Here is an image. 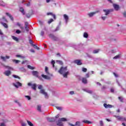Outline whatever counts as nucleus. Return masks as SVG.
Instances as JSON below:
<instances>
[{
  "mask_svg": "<svg viewBox=\"0 0 126 126\" xmlns=\"http://www.w3.org/2000/svg\"><path fill=\"white\" fill-rule=\"evenodd\" d=\"M56 108L57 110H59V111H62V110H63V107L61 106H56Z\"/></svg>",
  "mask_w": 126,
  "mask_h": 126,
  "instance_id": "nucleus-41",
  "label": "nucleus"
},
{
  "mask_svg": "<svg viewBox=\"0 0 126 126\" xmlns=\"http://www.w3.org/2000/svg\"><path fill=\"white\" fill-rule=\"evenodd\" d=\"M0 23L2 24V25H3V27H4L5 28H8V26L6 23L2 22V21H1Z\"/></svg>",
  "mask_w": 126,
  "mask_h": 126,
  "instance_id": "nucleus-28",
  "label": "nucleus"
},
{
  "mask_svg": "<svg viewBox=\"0 0 126 126\" xmlns=\"http://www.w3.org/2000/svg\"><path fill=\"white\" fill-rule=\"evenodd\" d=\"M40 93L41 94H43V95H44L45 98H48V97H49L48 95V94H47V93L46 92H45L44 90H41Z\"/></svg>",
  "mask_w": 126,
  "mask_h": 126,
  "instance_id": "nucleus-8",
  "label": "nucleus"
},
{
  "mask_svg": "<svg viewBox=\"0 0 126 126\" xmlns=\"http://www.w3.org/2000/svg\"><path fill=\"white\" fill-rule=\"evenodd\" d=\"M32 47H34V49H36L37 50H40V48H39L38 46H36L34 44H32Z\"/></svg>",
  "mask_w": 126,
  "mask_h": 126,
  "instance_id": "nucleus-45",
  "label": "nucleus"
},
{
  "mask_svg": "<svg viewBox=\"0 0 126 126\" xmlns=\"http://www.w3.org/2000/svg\"><path fill=\"white\" fill-rule=\"evenodd\" d=\"M122 58V55L121 54H119L113 58V60H119Z\"/></svg>",
  "mask_w": 126,
  "mask_h": 126,
  "instance_id": "nucleus-18",
  "label": "nucleus"
},
{
  "mask_svg": "<svg viewBox=\"0 0 126 126\" xmlns=\"http://www.w3.org/2000/svg\"><path fill=\"white\" fill-rule=\"evenodd\" d=\"M20 123H21V125L22 126H27L26 123H25L24 122H23V121H21L20 122Z\"/></svg>",
  "mask_w": 126,
  "mask_h": 126,
  "instance_id": "nucleus-36",
  "label": "nucleus"
},
{
  "mask_svg": "<svg viewBox=\"0 0 126 126\" xmlns=\"http://www.w3.org/2000/svg\"><path fill=\"white\" fill-rule=\"evenodd\" d=\"M12 85L15 87V88L18 89V88H19V87H21V86H22V84L19 82H16L15 83H13Z\"/></svg>",
  "mask_w": 126,
  "mask_h": 126,
  "instance_id": "nucleus-4",
  "label": "nucleus"
},
{
  "mask_svg": "<svg viewBox=\"0 0 126 126\" xmlns=\"http://www.w3.org/2000/svg\"><path fill=\"white\" fill-rule=\"evenodd\" d=\"M107 18H108V16H106L105 15H101V19H102V20L105 21Z\"/></svg>",
  "mask_w": 126,
  "mask_h": 126,
  "instance_id": "nucleus-23",
  "label": "nucleus"
},
{
  "mask_svg": "<svg viewBox=\"0 0 126 126\" xmlns=\"http://www.w3.org/2000/svg\"><path fill=\"white\" fill-rule=\"evenodd\" d=\"M20 11L21 12V13H22V14L23 15H25V11H24V8L22 7L20 8Z\"/></svg>",
  "mask_w": 126,
  "mask_h": 126,
  "instance_id": "nucleus-22",
  "label": "nucleus"
},
{
  "mask_svg": "<svg viewBox=\"0 0 126 126\" xmlns=\"http://www.w3.org/2000/svg\"><path fill=\"white\" fill-rule=\"evenodd\" d=\"M12 38L13 40H14L15 41H16L17 42H18V38L17 37H15L14 36H12Z\"/></svg>",
  "mask_w": 126,
  "mask_h": 126,
  "instance_id": "nucleus-35",
  "label": "nucleus"
},
{
  "mask_svg": "<svg viewBox=\"0 0 126 126\" xmlns=\"http://www.w3.org/2000/svg\"><path fill=\"white\" fill-rule=\"evenodd\" d=\"M99 123H100V126H103V121H100L99 122Z\"/></svg>",
  "mask_w": 126,
  "mask_h": 126,
  "instance_id": "nucleus-62",
  "label": "nucleus"
},
{
  "mask_svg": "<svg viewBox=\"0 0 126 126\" xmlns=\"http://www.w3.org/2000/svg\"><path fill=\"white\" fill-rule=\"evenodd\" d=\"M2 65H3V66H4V67L7 68V69H8V70H13V68L9 66H6L3 64H2Z\"/></svg>",
  "mask_w": 126,
  "mask_h": 126,
  "instance_id": "nucleus-16",
  "label": "nucleus"
},
{
  "mask_svg": "<svg viewBox=\"0 0 126 126\" xmlns=\"http://www.w3.org/2000/svg\"><path fill=\"white\" fill-rule=\"evenodd\" d=\"M58 72L60 74H62L63 77L64 78H67V75L69 74V71H67V67L62 66L61 67L60 69L58 71Z\"/></svg>",
  "mask_w": 126,
  "mask_h": 126,
  "instance_id": "nucleus-1",
  "label": "nucleus"
},
{
  "mask_svg": "<svg viewBox=\"0 0 126 126\" xmlns=\"http://www.w3.org/2000/svg\"><path fill=\"white\" fill-rule=\"evenodd\" d=\"M118 99H119L121 102H123V100L124 99V98H123V97H121V96H119L118 97Z\"/></svg>",
  "mask_w": 126,
  "mask_h": 126,
  "instance_id": "nucleus-55",
  "label": "nucleus"
},
{
  "mask_svg": "<svg viewBox=\"0 0 126 126\" xmlns=\"http://www.w3.org/2000/svg\"><path fill=\"white\" fill-rule=\"evenodd\" d=\"M32 73L33 76L38 78L40 80H43V78L41 77H39V72L37 71H32Z\"/></svg>",
  "mask_w": 126,
  "mask_h": 126,
  "instance_id": "nucleus-3",
  "label": "nucleus"
},
{
  "mask_svg": "<svg viewBox=\"0 0 126 126\" xmlns=\"http://www.w3.org/2000/svg\"><path fill=\"white\" fill-rule=\"evenodd\" d=\"M0 126H5V124H4V123H1L0 124Z\"/></svg>",
  "mask_w": 126,
  "mask_h": 126,
  "instance_id": "nucleus-59",
  "label": "nucleus"
},
{
  "mask_svg": "<svg viewBox=\"0 0 126 126\" xmlns=\"http://www.w3.org/2000/svg\"><path fill=\"white\" fill-rule=\"evenodd\" d=\"M100 52V49H96L93 51L94 54H98V52Z\"/></svg>",
  "mask_w": 126,
  "mask_h": 126,
  "instance_id": "nucleus-38",
  "label": "nucleus"
},
{
  "mask_svg": "<svg viewBox=\"0 0 126 126\" xmlns=\"http://www.w3.org/2000/svg\"><path fill=\"white\" fill-rule=\"evenodd\" d=\"M3 123L6 124V123H8V120L7 119H4L3 120Z\"/></svg>",
  "mask_w": 126,
  "mask_h": 126,
  "instance_id": "nucleus-51",
  "label": "nucleus"
},
{
  "mask_svg": "<svg viewBox=\"0 0 126 126\" xmlns=\"http://www.w3.org/2000/svg\"><path fill=\"white\" fill-rule=\"evenodd\" d=\"M13 63H20V61L16 60H12Z\"/></svg>",
  "mask_w": 126,
  "mask_h": 126,
  "instance_id": "nucleus-40",
  "label": "nucleus"
},
{
  "mask_svg": "<svg viewBox=\"0 0 126 126\" xmlns=\"http://www.w3.org/2000/svg\"><path fill=\"white\" fill-rule=\"evenodd\" d=\"M21 32H20V30H17L16 31V33H17V34H19L20 33H21Z\"/></svg>",
  "mask_w": 126,
  "mask_h": 126,
  "instance_id": "nucleus-58",
  "label": "nucleus"
},
{
  "mask_svg": "<svg viewBox=\"0 0 126 126\" xmlns=\"http://www.w3.org/2000/svg\"><path fill=\"white\" fill-rule=\"evenodd\" d=\"M5 5H6V4H5V3H4V2H3V1H2V0L0 1V6H5Z\"/></svg>",
  "mask_w": 126,
  "mask_h": 126,
  "instance_id": "nucleus-26",
  "label": "nucleus"
},
{
  "mask_svg": "<svg viewBox=\"0 0 126 126\" xmlns=\"http://www.w3.org/2000/svg\"><path fill=\"white\" fill-rule=\"evenodd\" d=\"M74 63L77 64V65H81L82 64V63H81V61L80 60H75Z\"/></svg>",
  "mask_w": 126,
  "mask_h": 126,
  "instance_id": "nucleus-15",
  "label": "nucleus"
},
{
  "mask_svg": "<svg viewBox=\"0 0 126 126\" xmlns=\"http://www.w3.org/2000/svg\"><path fill=\"white\" fill-rule=\"evenodd\" d=\"M28 68L30 69H35V67H33L30 65H28Z\"/></svg>",
  "mask_w": 126,
  "mask_h": 126,
  "instance_id": "nucleus-37",
  "label": "nucleus"
},
{
  "mask_svg": "<svg viewBox=\"0 0 126 126\" xmlns=\"http://www.w3.org/2000/svg\"><path fill=\"white\" fill-rule=\"evenodd\" d=\"M113 7L116 11H118L119 9H120V6L117 4H113Z\"/></svg>",
  "mask_w": 126,
  "mask_h": 126,
  "instance_id": "nucleus-13",
  "label": "nucleus"
},
{
  "mask_svg": "<svg viewBox=\"0 0 126 126\" xmlns=\"http://www.w3.org/2000/svg\"><path fill=\"white\" fill-rule=\"evenodd\" d=\"M58 62L60 64H63V61H58Z\"/></svg>",
  "mask_w": 126,
  "mask_h": 126,
  "instance_id": "nucleus-61",
  "label": "nucleus"
},
{
  "mask_svg": "<svg viewBox=\"0 0 126 126\" xmlns=\"http://www.w3.org/2000/svg\"><path fill=\"white\" fill-rule=\"evenodd\" d=\"M48 70V67L46 66L45 67V72H46V74H50V73H49V71Z\"/></svg>",
  "mask_w": 126,
  "mask_h": 126,
  "instance_id": "nucleus-42",
  "label": "nucleus"
},
{
  "mask_svg": "<svg viewBox=\"0 0 126 126\" xmlns=\"http://www.w3.org/2000/svg\"><path fill=\"white\" fill-rule=\"evenodd\" d=\"M83 122L85 123V124H91V122L90 121L87 120H84Z\"/></svg>",
  "mask_w": 126,
  "mask_h": 126,
  "instance_id": "nucleus-47",
  "label": "nucleus"
},
{
  "mask_svg": "<svg viewBox=\"0 0 126 126\" xmlns=\"http://www.w3.org/2000/svg\"><path fill=\"white\" fill-rule=\"evenodd\" d=\"M16 57H17V58H20L21 59H25V57L20 55H17Z\"/></svg>",
  "mask_w": 126,
  "mask_h": 126,
  "instance_id": "nucleus-32",
  "label": "nucleus"
},
{
  "mask_svg": "<svg viewBox=\"0 0 126 126\" xmlns=\"http://www.w3.org/2000/svg\"><path fill=\"white\" fill-rule=\"evenodd\" d=\"M83 90L85 92H87V93H89V94H93V91L88 89H83Z\"/></svg>",
  "mask_w": 126,
  "mask_h": 126,
  "instance_id": "nucleus-9",
  "label": "nucleus"
},
{
  "mask_svg": "<svg viewBox=\"0 0 126 126\" xmlns=\"http://www.w3.org/2000/svg\"><path fill=\"white\" fill-rule=\"evenodd\" d=\"M86 77L87 78H89V77H90L89 73H87V74H86Z\"/></svg>",
  "mask_w": 126,
  "mask_h": 126,
  "instance_id": "nucleus-60",
  "label": "nucleus"
},
{
  "mask_svg": "<svg viewBox=\"0 0 126 126\" xmlns=\"http://www.w3.org/2000/svg\"><path fill=\"white\" fill-rule=\"evenodd\" d=\"M28 124L30 126H34V125L32 124V123L31 121H29L28 120L27 121Z\"/></svg>",
  "mask_w": 126,
  "mask_h": 126,
  "instance_id": "nucleus-33",
  "label": "nucleus"
},
{
  "mask_svg": "<svg viewBox=\"0 0 126 126\" xmlns=\"http://www.w3.org/2000/svg\"><path fill=\"white\" fill-rule=\"evenodd\" d=\"M4 74H5V75H6V76H9V75H10V74H11V71H10L9 70H6L4 71Z\"/></svg>",
  "mask_w": 126,
  "mask_h": 126,
  "instance_id": "nucleus-12",
  "label": "nucleus"
},
{
  "mask_svg": "<svg viewBox=\"0 0 126 126\" xmlns=\"http://www.w3.org/2000/svg\"><path fill=\"white\" fill-rule=\"evenodd\" d=\"M28 22H26L25 24V28L27 31H29V28L28 27L29 25Z\"/></svg>",
  "mask_w": 126,
  "mask_h": 126,
  "instance_id": "nucleus-19",
  "label": "nucleus"
},
{
  "mask_svg": "<svg viewBox=\"0 0 126 126\" xmlns=\"http://www.w3.org/2000/svg\"><path fill=\"white\" fill-rule=\"evenodd\" d=\"M103 12H104V15L108 16V15H109V14H110V12H111V10L103 9Z\"/></svg>",
  "mask_w": 126,
  "mask_h": 126,
  "instance_id": "nucleus-7",
  "label": "nucleus"
},
{
  "mask_svg": "<svg viewBox=\"0 0 126 126\" xmlns=\"http://www.w3.org/2000/svg\"><path fill=\"white\" fill-rule=\"evenodd\" d=\"M82 82H83V83L86 84V83H87V79H86V78H83L82 79Z\"/></svg>",
  "mask_w": 126,
  "mask_h": 126,
  "instance_id": "nucleus-31",
  "label": "nucleus"
},
{
  "mask_svg": "<svg viewBox=\"0 0 126 126\" xmlns=\"http://www.w3.org/2000/svg\"><path fill=\"white\" fill-rule=\"evenodd\" d=\"M6 15H7V16H9V18H10L11 20H12L13 21V17H12V16L10 15V14L8 13H6Z\"/></svg>",
  "mask_w": 126,
  "mask_h": 126,
  "instance_id": "nucleus-30",
  "label": "nucleus"
},
{
  "mask_svg": "<svg viewBox=\"0 0 126 126\" xmlns=\"http://www.w3.org/2000/svg\"><path fill=\"white\" fill-rule=\"evenodd\" d=\"M47 121L48 122H56V119L55 118H47Z\"/></svg>",
  "mask_w": 126,
  "mask_h": 126,
  "instance_id": "nucleus-21",
  "label": "nucleus"
},
{
  "mask_svg": "<svg viewBox=\"0 0 126 126\" xmlns=\"http://www.w3.org/2000/svg\"><path fill=\"white\" fill-rule=\"evenodd\" d=\"M41 76L43 78H44V79H50V76L44 75V74H42Z\"/></svg>",
  "mask_w": 126,
  "mask_h": 126,
  "instance_id": "nucleus-24",
  "label": "nucleus"
},
{
  "mask_svg": "<svg viewBox=\"0 0 126 126\" xmlns=\"http://www.w3.org/2000/svg\"><path fill=\"white\" fill-rule=\"evenodd\" d=\"M53 21H54V19H50L48 21V24H51V22H53Z\"/></svg>",
  "mask_w": 126,
  "mask_h": 126,
  "instance_id": "nucleus-49",
  "label": "nucleus"
},
{
  "mask_svg": "<svg viewBox=\"0 0 126 126\" xmlns=\"http://www.w3.org/2000/svg\"><path fill=\"white\" fill-rule=\"evenodd\" d=\"M83 37L84 38H88V33L87 32H84Z\"/></svg>",
  "mask_w": 126,
  "mask_h": 126,
  "instance_id": "nucleus-34",
  "label": "nucleus"
},
{
  "mask_svg": "<svg viewBox=\"0 0 126 126\" xmlns=\"http://www.w3.org/2000/svg\"><path fill=\"white\" fill-rule=\"evenodd\" d=\"M66 121L67 120L64 118L59 119L56 122L57 125L58 126H63V122H66Z\"/></svg>",
  "mask_w": 126,
  "mask_h": 126,
  "instance_id": "nucleus-2",
  "label": "nucleus"
},
{
  "mask_svg": "<svg viewBox=\"0 0 126 126\" xmlns=\"http://www.w3.org/2000/svg\"><path fill=\"white\" fill-rule=\"evenodd\" d=\"M38 89H40L42 90V88H43V86L41 85H38Z\"/></svg>",
  "mask_w": 126,
  "mask_h": 126,
  "instance_id": "nucleus-50",
  "label": "nucleus"
},
{
  "mask_svg": "<svg viewBox=\"0 0 126 126\" xmlns=\"http://www.w3.org/2000/svg\"><path fill=\"white\" fill-rule=\"evenodd\" d=\"M69 94L70 95H73V94H74V91H70L69 92Z\"/></svg>",
  "mask_w": 126,
  "mask_h": 126,
  "instance_id": "nucleus-57",
  "label": "nucleus"
},
{
  "mask_svg": "<svg viewBox=\"0 0 126 126\" xmlns=\"http://www.w3.org/2000/svg\"><path fill=\"white\" fill-rule=\"evenodd\" d=\"M63 19H64L66 24H67L69 20V17L68 16V15L64 14L63 15Z\"/></svg>",
  "mask_w": 126,
  "mask_h": 126,
  "instance_id": "nucleus-5",
  "label": "nucleus"
},
{
  "mask_svg": "<svg viewBox=\"0 0 126 126\" xmlns=\"http://www.w3.org/2000/svg\"><path fill=\"white\" fill-rule=\"evenodd\" d=\"M32 88L33 89V90H36L37 88V85L36 84H33L32 85Z\"/></svg>",
  "mask_w": 126,
  "mask_h": 126,
  "instance_id": "nucleus-27",
  "label": "nucleus"
},
{
  "mask_svg": "<svg viewBox=\"0 0 126 126\" xmlns=\"http://www.w3.org/2000/svg\"><path fill=\"white\" fill-rule=\"evenodd\" d=\"M9 58H10L9 56H6V57H3V56L0 57V59L2 60V61H3L4 62H5V61H6V59H9Z\"/></svg>",
  "mask_w": 126,
  "mask_h": 126,
  "instance_id": "nucleus-14",
  "label": "nucleus"
},
{
  "mask_svg": "<svg viewBox=\"0 0 126 126\" xmlns=\"http://www.w3.org/2000/svg\"><path fill=\"white\" fill-rule=\"evenodd\" d=\"M16 25H17V26H19V27H20V28H22V29L23 28V27H21V25L19 23H16Z\"/></svg>",
  "mask_w": 126,
  "mask_h": 126,
  "instance_id": "nucleus-54",
  "label": "nucleus"
},
{
  "mask_svg": "<svg viewBox=\"0 0 126 126\" xmlns=\"http://www.w3.org/2000/svg\"><path fill=\"white\" fill-rule=\"evenodd\" d=\"M68 125H69L70 126H75V125H74L71 123H69Z\"/></svg>",
  "mask_w": 126,
  "mask_h": 126,
  "instance_id": "nucleus-64",
  "label": "nucleus"
},
{
  "mask_svg": "<svg viewBox=\"0 0 126 126\" xmlns=\"http://www.w3.org/2000/svg\"><path fill=\"white\" fill-rule=\"evenodd\" d=\"M49 37L52 39V40H54V41L58 40V37L55 36L53 34H49Z\"/></svg>",
  "mask_w": 126,
  "mask_h": 126,
  "instance_id": "nucleus-11",
  "label": "nucleus"
},
{
  "mask_svg": "<svg viewBox=\"0 0 126 126\" xmlns=\"http://www.w3.org/2000/svg\"><path fill=\"white\" fill-rule=\"evenodd\" d=\"M1 21H2L3 22H7V20H6V19H5V17H2Z\"/></svg>",
  "mask_w": 126,
  "mask_h": 126,
  "instance_id": "nucleus-43",
  "label": "nucleus"
},
{
  "mask_svg": "<svg viewBox=\"0 0 126 126\" xmlns=\"http://www.w3.org/2000/svg\"><path fill=\"white\" fill-rule=\"evenodd\" d=\"M25 98H26V99H27V100H30V99H31V96L29 95H25Z\"/></svg>",
  "mask_w": 126,
  "mask_h": 126,
  "instance_id": "nucleus-44",
  "label": "nucleus"
},
{
  "mask_svg": "<svg viewBox=\"0 0 126 126\" xmlns=\"http://www.w3.org/2000/svg\"><path fill=\"white\" fill-rule=\"evenodd\" d=\"M13 77H14V78H18V79H20V77L16 75H13Z\"/></svg>",
  "mask_w": 126,
  "mask_h": 126,
  "instance_id": "nucleus-48",
  "label": "nucleus"
},
{
  "mask_svg": "<svg viewBox=\"0 0 126 126\" xmlns=\"http://www.w3.org/2000/svg\"><path fill=\"white\" fill-rule=\"evenodd\" d=\"M47 15H51V16H53V18L54 19H56V15H55V14L52 13V12H48L47 13Z\"/></svg>",
  "mask_w": 126,
  "mask_h": 126,
  "instance_id": "nucleus-17",
  "label": "nucleus"
},
{
  "mask_svg": "<svg viewBox=\"0 0 126 126\" xmlns=\"http://www.w3.org/2000/svg\"><path fill=\"white\" fill-rule=\"evenodd\" d=\"M98 12H99V11H96L95 12L89 13L88 14V16H89V17H93V16H94V15H95V14L98 13Z\"/></svg>",
  "mask_w": 126,
  "mask_h": 126,
  "instance_id": "nucleus-6",
  "label": "nucleus"
},
{
  "mask_svg": "<svg viewBox=\"0 0 126 126\" xmlns=\"http://www.w3.org/2000/svg\"><path fill=\"white\" fill-rule=\"evenodd\" d=\"M15 103H17L19 107H21V103H20L18 100H15Z\"/></svg>",
  "mask_w": 126,
  "mask_h": 126,
  "instance_id": "nucleus-46",
  "label": "nucleus"
},
{
  "mask_svg": "<svg viewBox=\"0 0 126 126\" xmlns=\"http://www.w3.org/2000/svg\"><path fill=\"white\" fill-rule=\"evenodd\" d=\"M82 71H83V72H86L87 71V68H82Z\"/></svg>",
  "mask_w": 126,
  "mask_h": 126,
  "instance_id": "nucleus-52",
  "label": "nucleus"
},
{
  "mask_svg": "<svg viewBox=\"0 0 126 126\" xmlns=\"http://www.w3.org/2000/svg\"><path fill=\"white\" fill-rule=\"evenodd\" d=\"M114 117L116 118V119H118L119 121H121L122 119H123V117L121 116H114Z\"/></svg>",
  "mask_w": 126,
  "mask_h": 126,
  "instance_id": "nucleus-39",
  "label": "nucleus"
},
{
  "mask_svg": "<svg viewBox=\"0 0 126 126\" xmlns=\"http://www.w3.org/2000/svg\"><path fill=\"white\" fill-rule=\"evenodd\" d=\"M51 64H52L53 67H54L55 70H57V67H55V63H56V62H55V61L52 60V61H51Z\"/></svg>",
  "mask_w": 126,
  "mask_h": 126,
  "instance_id": "nucleus-20",
  "label": "nucleus"
},
{
  "mask_svg": "<svg viewBox=\"0 0 126 126\" xmlns=\"http://www.w3.org/2000/svg\"><path fill=\"white\" fill-rule=\"evenodd\" d=\"M75 126H81V122L79 121L76 122Z\"/></svg>",
  "mask_w": 126,
  "mask_h": 126,
  "instance_id": "nucleus-29",
  "label": "nucleus"
},
{
  "mask_svg": "<svg viewBox=\"0 0 126 126\" xmlns=\"http://www.w3.org/2000/svg\"><path fill=\"white\" fill-rule=\"evenodd\" d=\"M29 42H30V43L31 44V45H32V46L33 45H34L33 44V41L31 39H29Z\"/></svg>",
  "mask_w": 126,
  "mask_h": 126,
  "instance_id": "nucleus-53",
  "label": "nucleus"
},
{
  "mask_svg": "<svg viewBox=\"0 0 126 126\" xmlns=\"http://www.w3.org/2000/svg\"><path fill=\"white\" fill-rule=\"evenodd\" d=\"M103 106L104 107H105L106 109L111 108H113V107H114V106H113L111 104H107L106 103H104Z\"/></svg>",
  "mask_w": 126,
  "mask_h": 126,
  "instance_id": "nucleus-10",
  "label": "nucleus"
},
{
  "mask_svg": "<svg viewBox=\"0 0 126 126\" xmlns=\"http://www.w3.org/2000/svg\"><path fill=\"white\" fill-rule=\"evenodd\" d=\"M59 118H60V114H58L56 116H55L54 119H55V121H56V119H59Z\"/></svg>",
  "mask_w": 126,
  "mask_h": 126,
  "instance_id": "nucleus-56",
  "label": "nucleus"
},
{
  "mask_svg": "<svg viewBox=\"0 0 126 126\" xmlns=\"http://www.w3.org/2000/svg\"><path fill=\"white\" fill-rule=\"evenodd\" d=\"M121 121H126V118H123Z\"/></svg>",
  "mask_w": 126,
  "mask_h": 126,
  "instance_id": "nucleus-63",
  "label": "nucleus"
},
{
  "mask_svg": "<svg viewBox=\"0 0 126 126\" xmlns=\"http://www.w3.org/2000/svg\"><path fill=\"white\" fill-rule=\"evenodd\" d=\"M37 111H38V112H42V106L37 105Z\"/></svg>",
  "mask_w": 126,
  "mask_h": 126,
  "instance_id": "nucleus-25",
  "label": "nucleus"
}]
</instances>
